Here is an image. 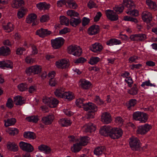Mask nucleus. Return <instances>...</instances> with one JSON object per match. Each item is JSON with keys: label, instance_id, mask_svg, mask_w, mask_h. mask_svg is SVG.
Wrapping results in <instances>:
<instances>
[{"label": "nucleus", "instance_id": "50", "mask_svg": "<svg viewBox=\"0 0 157 157\" xmlns=\"http://www.w3.org/2000/svg\"><path fill=\"white\" fill-rule=\"evenodd\" d=\"M67 3L68 6L71 8L75 9H76L78 6V5L76 3L75 1L72 0L67 1Z\"/></svg>", "mask_w": 157, "mask_h": 157}, {"label": "nucleus", "instance_id": "21", "mask_svg": "<svg viewBox=\"0 0 157 157\" xmlns=\"http://www.w3.org/2000/svg\"><path fill=\"white\" fill-rule=\"evenodd\" d=\"M83 129L85 132H91L95 131L96 128L93 124L90 123L83 126Z\"/></svg>", "mask_w": 157, "mask_h": 157}, {"label": "nucleus", "instance_id": "32", "mask_svg": "<svg viewBox=\"0 0 157 157\" xmlns=\"http://www.w3.org/2000/svg\"><path fill=\"white\" fill-rule=\"evenodd\" d=\"M138 90L137 85L135 84L132 88L128 90L127 92L131 95H135L138 93Z\"/></svg>", "mask_w": 157, "mask_h": 157}, {"label": "nucleus", "instance_id": "41", "mask_svg": "<svg viewBox=\"0 0 157 157\" xmlns=\"http://www.w3.org/2000/svg\"><path fill=\"white\" fill-rule=\"evenodd\" d=\"M60 22L61 25L67 26L69 25V19L64 16H61L60 17Z\"/></svg>", "mask_w": 157, "mask_h": 157}, {"label": "nucleus", "instance_id": "63", "mask_svg": "<svg viewBox=\"0 0 157 157\" xmlns=\"http://www.w3.org/2000/svg\"><path fill=\"white\" fill-rule=\"evenodd\" d=\"M49 19V16L47 15H44L41 16L40 21L41 22H44L47 21Z\"/></svg>", "mask_w": 157, "mask_h": 157}, {"label": "nucleus", "instance_id": "6", "mask_svg": "<svg viewBox=\"0 0 157 157\" xmlns=\"http://www.w3.org/2000/svg\"><path fill=\"white\" fill-rule=\"evenodd\" d=\"M123 134L122 130L118 128H113L110 136L113 139H117L121 137Z\"/></svg>", "mask_w": 157, "mask_h": 157}, {"label": "nucleus", "instance_id": "46", "mask_svg": "<svg viewBox=\"0 0 157 157\" xmlns=\"http://www.w3.org/2000/svg\"><path fill=\"white\" fill-rule=\"evenodd\" d=\"M100 60V59L98 57H91L89 61V63L91 65L97 64Z\"/></svg>", "mask_w": 157, "mask_h": 157}, {"label": "nucleus", "instance_id": "54", "mask_svg": "<svg viewBox=\"0 0 157 157\" xmlns=\"http://www.w3.org/2000/svg\"><path fill=\"white\" fill-rule=\"evenodd\" d=\"M26 120L29 122H33L36 123L38 120V119L37 116H32L27 117L26 118Z\"/></svg>", "mask_w": 157, "mask_h": 157}, {"label": "nucleus", "instance_id": "36", "mask_svg": "<svg viewBox=\"0 0 157 157\" xmlns=\"http://www.w3.org/2000/svg\"><path fill=\"white\" fill-rule=\"evenodd\" d=\"M27 11L28 10L26 8H22L19 10L17 13L18 18L20 19L24 17Z\"/></svg>", "mask_w": 157, "mask_h": 157}, {"label": "nucleus", "instance_id": "58", "mask_svg": "<svg viewBox=\"0 0 157 157\" xmlns=\"http://www.w3.org/2000/svg\"><path fill=\"white\" fill-rule=\"evenodd\" d=\"M115 121L116 123L119 125H121L123 124V120L120 117H117L115 118Z\"/></svg>", "mask_w": 157, "mask_h": 157}, {"label": "nucleus", "instance_id": "43", "mask_svg": "<svg viewBox=\"0 0 157 157\" xmlns=\"http://www.w3.org/2000/svg\"><path fill=\"white\" fill-rule=\"evenodd\" d=\"M6 132L11 136H14L18 134V130L16 128H9Z\"/></svg>", "mask_w": 157, "mask_h": 157}, {"label": "nucleus", "instance_id": "25", "mask_svg": "<svg viewBox=\"0 0 157 157\" xmlns=\"http://www.w3.org/2000/svg\"><path fill=\"white\" fill-rule=\"evenodd\" d=\"M24 5V2L23 0H14L11 4V6L13 8L18 9Z\"/></svg>", "mask_w": 157, "mask_h": 157}, {"label": "nucleus", "instance_id": "37", "mask_svg": "<svg viewBox=\"0 0 157 157\" xmlns=\"http://www.w3.org/2000/svg\"><path fill=\"white\" fill-rule=\"evenodd\" d=\"M81 22V20L80 18H72L70 20V25L72 26L75 27L76 26Z\"/></svg>", "mask_w": 157, "mask_h": 157}, {"label": "nucleus", "instance_id": "61", "mask_svg": "<svg viewBox=\"0 0 157 157\" xmlns=\"http://www.w3.org/2000/svg\"><path fill=\"white\" fill-rule=\"evenodd\" d=\"M25 61L28 64H32L35 62V60L30 57L27 56L25 58Z\"/></svg>", "mask_w": 157, "mask_h": 157}, {"label": "nucleus", "instance_id": "11", "mask_svg": "<svg viewBox=\"0 0 157 157\" xmlns=\"http://www.w3.org/2000/svg\"><path fill=\"white\" fill-rule=\"evenodd\" d=\"M52 33L51 31L48 30L47 29L41 28L37 30L36 34L41 37H44L48 36Z\"/></svg>", "mask_w": 157, "mask_h": 157}, {"label": "nucleus", "instance_id": "26", "mask_svg": "<svg viewBox=\"0 0 157 157\" xmlns=\"http://www.w3.org/2000/svg\"><path fill=\"white\" fill-rule=\"evenodd\" d=\"M146 2L150 9L154 11L157 10V6L155 2L151 0H146Z\"/></svg>", "mask_w": 157, "mask_h": 157}, {"label": "nucleus", "instance_id": "24", "mask_svg": "<svg viewBox=\"0 0 157 157\" xmlns=\"http://www.w3.org/2000/svg\"><path fill=\"white\" fill-rule=\"evenodd\" d=\"M54 119V117L53 115H50L45 117H42V121L45 124H51Z\"/></svg>", "mask_w": 157, "mask_h": 157}, {"label": "nucleus", "instance_id": "59", "mask_svg": "<svg viewBox=\"0 0 157 157\" xmlns=\"http://www.w3.org/2000/svg\"><path fill=\"white\" fill-rule=\"evenodd\" d=\"M146 36L145 34H137V41H143L146 40Z\"/></svg>", "mask_w": 157, "mask_h": 157}, {"label": "nucleus", "instance_id": "3", "mask_svg": "<svg viewBox=\"0 0 157 157\" xmlns=\"http://www.w3.org/2000/svg\"><path fill=\"white\" fill-rule=\"evenodd\" d=\"M68 52L74 56H80L82 52L80 48L77 45H70L67 48Z\"/></svg>", "mask_w": 157, "mask_h": 157}, {"label": "nucleus", "instance_id": "38", "mask_svg": "<svg viewBox=\"0 0 157 157\" xmlns=\"http://www.w3.org/2000/svg\"><path fill=\"white\" fill-rule=\"evenodd\" d=\"M123 4L125 6L128 8L129 10L134 5L133 2L130 0H123Z\"/></svg>", "mask_w": 157, "mask_h": 157}, {"label": "nucleus", "instance_id": "39", "mask_svg": "<svg viewBox=\"0 0 157 157\" xmlns=\"http://www.w3.org/2000/svg\"><path fill=\"white\" fill-rule=\"evenodd\" d=\"M3 29L6 32H10L13 29V25L11 23L9 22L6 25L3 26Z\"/></svg>", "mask_w": 157, "mask_h": 157}, {"label": "nucleus", "instance_id": "4", "mask_svg": "<svg viewBox=\"0 0 157 157\" xmlns=\"http://www.w3.org/2000/svg\"><path fill=\"white\" fill-rule=\"evenodd\" d=\"M41 71V67L38 65L32 66L26 68L25 73L28 75H30L32 74L34 75L38 74Z\"/></svg>", "mask_w": 157, "mask_h": 157}, {"label": "nucleus", "instance_id": "40", "mask_svg": "<svg viewBox=\"0 0 157 157\" xmlns=\"http://www.w3.org/2000/svg\"><path fill=\"white\" fill-rule=\"evenodd\" d=\"M24 137L28 139H34L36 138L35 134L33 132H25L24 134Z\"/></svg>", "mask_w": 157, "mask_h": 157}, {"label": "nucleus", "instance_id": "14", "mask_svg": "<svg viewBox=\"0 0 157 157\" xmlns=\"http://www.w3.org/2000/svg\"><path fill=\"white\" fill-rule=\"evenodd\" d=\"M142 17L144 21L148 23L152 20V17L150 12L146 11L143 12L142 13Z\"/></svg>", "mask_w": 157, "mask_h": 157}, {"label": "nucleus", "instance_id": "23", "mask_svg": "<svg viewBox=\"0 0 157 157\" xmlns=\"http://www.w3.org/2000/svg\"><path fill=\"white\" fill-rule=\"evenodd\" d=\"M74 94L70 91L64 92L63 93L62 98L63 99H66L68 101H71L74 99Z\"/></svg>", "mask_w": 157, "mask_h": 157}, {"label": "nucleus", "instance_id": "56", "mask_svg": "<svg viewBox=\"0 0 157 157\" xmlns=\"http://www.w3.org/2000/svg\"><path fill=\"white\" fill-rule=\"evenodd\" d=\"M94 102L98 105H101L104 104V101L98 96H96L94 98Z\"/></svg>", "mask_w": 157, "mask_h": 157}, {"label": "nucleus", "instance_id": "60", "mask_svg": "<svg viewBox=\"0 0 157 157\" xmlns=\"http://www.w3.org/2000/svg\"><path fill=\"white\" fill-rule=\"evenodd\" d=\"M6 105V107L9 109H11L13 107V101L11 98H9L8 99Z\"/></svg>", "mask_w": 157, "mask_h": 157}, {"label": "nucleus", "instance_id": "20", "mask_svg": "<svg viewBox=\"0 0 157 157\" xmlns=\"http://www.w3.org/2000/svg\"><path fill=\"white\" fill-rule=\"evenodd\" d=\"M81 87L83 89H88L91 86L90 82L85 79H82L79 82Z\"/></svg>", "mask_w": 157, "mask_h": 157}, {"label": "nucleus", "instance_id": "34", "mask_svg": "<svg viewBox=\"0 0 157 157\" xmlns=\"http://www.w3.org/2000/svg\"><path fill=\"white\" fill-rule=\"evenodd\" d=\"M14 101L15 104L17 105H21L24 103L22 97L19 95L17 96L14 98Z\"/></svg>", "mask_w": 157, "mask_h": 157}, {"label": "nucleus", "instance_id": "55", "mask_svg": "<svg viewBox=\"0 0 157 157\" xmlns=\"http://www.w3.org/2000/svg\"><path fill=\"white\" fill-rule=\"evenodd\" d=\"M17 87L20 91H23L27 89V85L25 83H21L18 85Z\"/></svg>", "mask_w": 157, "mask_h": 157}, {"label": "nucleus", "instance_id": "15", "mask_svg": "<svg viewBox=\"0 0 157 157\" xmlns=\"http://www.w3.org/2000/svg\"><path fill=\"white\" fill-rule=\"evenodd\" d=\"M83 109L86 111L90 110L92 111H96L98 110L97 106L92 103L85 104L84 106Z\"/></svg>", "mask_w": 157, "mask_h": 157}, {"label": "nucleus", "instance_id": "51", "mask_svg": "<svg viewBox=\"0 0 157 157\" xmlns=\"http://www.w3.org/2000/svg\"><path fill=\"white\" fill-rule=\"evenodd\" d=\"M113 9L117 13H120L122 12L124 9V7L121 5H120L119 6H116L113 8Z\"/></svg>", "mask_w": 157, "mask_h": 157}, {"label": "nucleus", "instance_id": "5", "mask_svg": "<svg viewBox=\"0 0 157 157\" xmlns=\"http://www.w3.org/2000/svg\"><path fill=\"white\" fill-rule=\"evenodd\" d=\"M64 39L62 37H58L51 40L52 47L55 49H59L63 44Z\"/></svg>", "mask_w": 157, "mask_h": 157}, {"label": "nucleus", "instance_id": "13", "mask_svg": "<svg viewBox=\"0 0 157 157\" xmlns=\"http://www.w3.org/2000/svg\"><path fill=\"white\" fill-rule=\"evenodd\" d=\"M37 15L35 14L31 13L26 18V22L28 24L32 23L33 25H36L37 24Z\"/></svg>", "mask_w": 157, "mask_h": 157}, {"label": "nucleus", "instance_id": "2", "mask_svg": "<svg viewBox=\"0 0 157 157\" xmlns=\"http://www.w3.org/2000/svg\"><path fill=\"white\" fill-rule=\"evenodd\" d=\"M129 144L130 147L134 151L139 150L140 147V140L134 136H132L129 138Z\"/></svg>", "mask_w": 157, "mask_h": 157}, {"label": "nucleus", "instance_id": "7", "mask_svg": "<svg viewBox=\"0 0 157 157\" xmlns=\"http://www.w3.org/2000/svg\"><path fill=\"white\" fill-rule=\"evenodd\" d=\"M151 128V125L145 124L144 125L139 126L136 130L137 133L141 135L146 134Z\"/></svg>", "mask_w": 157, "mask_h": 157}, {"label": "nucleus", "instance_id": "35", "mask_svg": "<svg viewBox=\"0 0 157 157\" xmlns=\"http://www.w3.org/2000/svg\"><path fill=\"white\" fill-rule=\"evenodd\" d=\"M7 147L8 149L13 151H17L18 150L17 145L14 143L9 142L8 143Z\"/></svg>", "mask_w": 157, "mask_h": 157}, {"label": "nucleus", "instance_id": "19", "mask_svg": "<svg viewBox=\"0 0 157 157\" xmlns=\"http://www.w3.org/2000/svg\"><path fill=\"white\" fill-rule=\"evenodd\" d=\"M0 67L2 69L5 67L12 69L13 68V63L9 60L0 61Z\"/></svg>", "mask_w": 157, "mask_h": 157}, {"label": "nucleus", "instance_id": "16", "mask_svg": "<svg viewBox=\"0 0 157 157\" xmlns=\"http://www.w3.org/2000/svg\"><path fill=\"white\" fill-rule=\"evenodd\" d=\"M112 129L113 128L110 126H104L101 128L100 132L102 135L106 136L109 134L110 136Z\"/></svg>", "mask_w": 157, "mask_h": 157}, {"label": "nucleus", "instance_id": "27", "mask_svg": "<svg viewBox=\"0 0 157 157\" xmlns=\"http://www.w3.org/2000/svg\"><path fill=\"white\" fill-rule=\"evenodd\" d=\"M59 124L63 127H68L70 126L72 122L69 119L66 118H62L59 121Z\"/></svg>", "mask_w": 157, "mask_h": 157}, {"label": "nucleus", "instance_id": "9", "mask_svg": "<svg viewBox=\"0 0 157 157\" xmlns=\"http://www.w3.org/2000/svg\"><path fill=\"white\" fill-rule=\"evenodd\" d=\"M105 12L106 16L111 21H116L118 19V15L113 10H108Z\"/></svg>", "mask_w": 157, "mask_h": 157}, {"label": "nucleus", "instance_id": "45", "mask_svg": "<svg viewBox=\"0 0 157 157\" xmlns=\"http://www.w3.org/2000/svg\"><path fill=\"white\" fill-rule=\"evenodd\" d=\"M59 101L57 99L51 98V101L49 104V106L51 108L56 107L58 104Z\"/></svg>", "mask_w": 157, "mask_h": 157}, {"label": "nucleus", "instance_id": "12", "mask_svg": "<svg viewBox=\"0 0 157 157\" xmlns=\"http://www.w3.org/2000/svg\"><path fill=\"white\" fill-rule=\"evenodd\" d=\"M101 119V121L105 124H109L112 121L110 114L106 112L102 114Z\"/></svg>", "mask_w": 157, "mask_h": 157}, {"label": "nucleus", "instance_id": "10", "mask_svg": "<svg viewBox=\"0 0 157 157\" xmlns=\"http://www.w3.org/2000/svg\"><path fill=\"white\" fill-rule=\"evenodd\" d=\"M56 66L59 68H66L69 67V63L68 59H63L56 63Z\"/></svg>", "mask_w": 157, "mask_h": 157}, {"label": "nucleus", "instance_id": "53", "mask_svg": "<svg viewBox=\"0 0 157 157\" xmlns=\"http://www.w3.org/2000/svg\"><path fill=\"white\" fill-rule=\"evenodd\" d=\"M84 100L83 98H78L75 101L76 105L79 107L83 108L85 104L83 103Z\"/></svg>", "mask_w": 157, "mask_h": 157}, {"label": "nucleus", "instance_id": "8", "mask_svg": "<svg viewBox=\"0 0 157 157\" xmlns=\"http://www.w3.org/2000/svg\"><path fill=\"white\" fill-rule=\"evenodd\" d=\"M19 146L23 150L30 152L34 150L33 146L30 144L21 141L19 143Z\"/></svg>", "mask_w": 157, "mask_h": 157}, {"label": "nucleus", "instance_id": "52", "mask_svg": "<svg viewBox=\"0 0 157 157\" xmlns=\"http://www.w3.org/2000/svg\"><path fill=\"white\" fill-rule=\"evenodd\" d=\"M155 85L151 83L150 80L144 81L142 82L141 85V86L144 88H146V86H155Z\"/></svg>", "mask_w": 157, "mask_h": 157}, {"label": "nucleus", "instance_id": "29", "mask_svg": "<svg viewBox=\"0 0 157 157\" xmlns=\"http://www.w3.org/2000/svg\"><path fill=\"white\" fill-rule=\"evenodd\" d=\"M38 148L40 151H43L46 154H49L51 151L50 148L45 145H41L38 146Z\"/></svg>", "mask_w": 157, "mask_h": 157}, {"label": "nucleus", "instance_id": "47", "mask_svg": "<svg viewBox=\"0 0 157 157\" xmlns=\"http://www.w3.org/2000/svg\"><path fill=\"white\" fill-rule=\"evenodd\" d=\"M67 15L71 18L73 17H78L79 15V13L73 10H69L67 12Z\"/></svg>", "mask_w": 157, "mask_h": 157}, {"label": "nucleus", "instance_id": "33", "mask_svg": "<svg viewBox=\"0 0 157 157\" xmlns=\"http://www.w3.org/2000/svg\"><path fill=\"white\" fill-rule=\"evenodd\" d=\"M104 150V147L102 146L98 147L95 149L94 153L96 155H100L103 153Z\"/></svg>", "mask_w": 157, "mask_h": 157}, {"label": "nucleus", "instance_id": "42", "mask_svg": "<svg viewBox=\"0 0 157 157\" xmlns=\"http://www.w3.org/2000/svg\"><path fill=\"white\" fill-rule=\"evenodd\" d=\"M64 91V89L63 88L60 87L56 89L54 93L56 96L62 98Z\"/></svg>", "mask_w": 157, "mask_h": 157}, {"label": "nucleus", "instance_id": "30", "mask_svg": "<svg viewBox=\"0 0 157 157\" xmlns=\"http://www.w3.org/2000/svg\"><path fill=\"white\" fill-rule=\"evenodd\" d=\"M4 126L5 127H8L14 125L16 122V120L15 118L8 119L7 120H4Z\"/></svg>", "mask_w": 157, "mask_h": 157}, {"label": "nucleus", "instance_id": "22", "mask_svg": "<svg viewBox=\"0 0 157 157\" xmlns=\"http://www.w3.org/2000/svg\"><path fill=\"white\" fill-rule=\"evenodd\" d=\"M99 31V27L98 25H94L90 27L88 29V33L90 35H95Z\"/></svg>", "mask_w": 157, "mask_h": 157}, {"label": "nucleus", "instance_id": "28", "mask_svg": "<svg viewBox=\"0 0 157 157\" xmlns=\"http://www.w3.org/2000/svg\"><path fill=\"white\" fill-rule=\"evenodd\" d=\"M121 44V41L117 39H111L106 42L107 45L111 46L114 45H120Z\"/></svg>", "mask_w": 157, "mask_h": 157}, {"label": "nucleus", "instance_id": "31", "mask_svg": "<svg viewBox=\"0 0 157 157\" xmlns=\"http://www.w3.org/2000/svg\"><path fill=\"white\" fill-rule=\"evenodd\" d=\"M10 50L9 47L3 46L0 48V55L6 56L10 54Z\"/></svg>", "mask_w": 157, "mask_h": 157}, {"label": "nucleus", "instance_id": "1", "mask_svg": "<svg viewBox=\"0 0 157 157\" xmlns=\"http://www.w3.org/2000/svg\"><path fill=\"white\" fill-rule=\"evenodd\" d=\"M133 118L141 123H145L147 120L148 116L146 113L143 112L136 111L133 113Z\"/></svg>", "mask_w": 157, "mask_h": 157}, {"label": "nucleus", "instance_id": "64", "mask_svg": "<svg viewBox=\"0 0 157 157\" xmlns=\"http://www.w3.org/2000/svg\"><path fill=\"white\" fill-rule=\"evenodd\" d=\"M67 2L65 0H60L57 2V6L59 7H60L66 5Z\"/></svg>", "mask_w": 157, "mask_h": 157}, {"label": "nucleus", "instance_id": "57", "mask_svg": "<svg viewBox=\"0 0 157 157\" xmlns=\"http://www.w3.org/2000/svg\"><path fill=\"white\" fill-rule=\"evenodd\" d=\"M126 13L132 16H137L138 15V11L137 10H129L128 11H126Z\"/></svg>", "mask_w": 157, "mask_h": 157}, {"label": "nucleus", "instance_id": "18", "mask_svg": "<svg viewBox=\"0 0 157 157\" xmlns=\"http://www.w3.org/2000/svg\"><path fill=\"white\" fill-rule=\"evenodd\" d=\"M37 8L39 10H48L51 7V5L49 3H47L45 2H40L36 4Z\"/></svg>", "mask_w": 157, "mask_h": 157}, {"label": "nucleus", "instance_id": "48", "mask_svg": "<svg viewBox=\"0 0 157 157\" xmlns=\"http://www.w3.org/2000/svg\"><path fill=\"white\" fill-rule=\"evenodd\" d=\"M137 103V101L135 99H131L129 100L127 106L128 109H130L131 108L134 107Z\"/></svg>", "mask_w": 157, "mask_h": 157}, {"label": "nucleus", "instance_id": "62", "mask_svg": "<svg viewBox=\"0 0 157 157\" xmlns=\"http://www.w3.org/2000/svg\"><path fill=\"white\" fill-rule=\"evenodd\" d=\"M125 81L127 83L129 87H131L133 83V82L131 77H129L125 79Z\"/></svg>", "mask_w": 157, "mask_h": 157}, {"label": "nucleus", "instance_id": "44", "mask_svg": "<svg viewBox=\"0 0 157 157\" xmlns=\"http://www.w3.org/2000/svg\"><path fill=\"white\" fill-rule=\"evenodd\" d=\"M89 140V137L84 136L81 137L79 140V143L82 146H85L87 144Z\"/></svg>", "mask_w": 157, "mask_h": 157}, {"label": "nucleus", "instance_id": "17", "mask_svg": "<svg viewBox=\"0 0 157 157\" xmlns=\"http://www.w3.org/2000/svg\"><path fill=\"white\" fill-rule=\"evenodd\" d=\"M103 47L101 44L98 43H95L92 45L90 49L94 52H100L103 49Z\"/></svg>", "mask_w": 157, "mask_h": 157}, {"label": "nucleus", "instance_id": "49", "mask_svg": "<svg viewBox=\"0 0 157 157\" xmlns=\"http://www.w3.org/2000/svg\"><path fill=\"white\" fill-rule=\"evenodd\" d=\"M79 143H77L73 145V146L71 148V150L72 151L74 152H77L79 151L81 149V147Z\"/></svg>", "mask_w": 157, "mask_h": 157}]
</instances>
